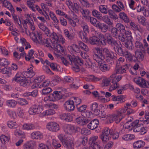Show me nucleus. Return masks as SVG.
Segmentation results:
<instances>
[{"mask_svg": "<svg viewBox=\"0 0 149 149\" xmlns=\"http://www.w3.org/2000/svg\"><path fill=\"white\" fill-rule=\"evenodd\" d=\"M112 84H111L109 88V91H112L114 90L118 87L119 86V84L118 82H116L115 80H112Z\"/></svg>", "mask_w": 149, "mask_h": 149, "instance_id": "46", "label": "nucleus"}, {"mask_svg": "<svg viewBox=\"0 0 149 149\" xmlns=\"http://www.w3.org/2000/svg\"><path fill=\"white\" fill-rule=\"evenodd\" d=\"M79 46L80 48L86 52H88L89 51V48L87 45L82 42H79Z\"/></svg>", "mask_w": 149, "mask_h": 149, "instance_id": "57", "label": "nucleus"}, {"mask_svg": "<svg viewBox=\"0 0 149 149\" xmlns=\"http://www.w3.org/2000/svg\"><path fill=\"white\" fill-rule=\"evenodd\" d=\"M39 1L40 0H29L27 1V5L31 10L35 12L36 10L33 3L36 2H39Z\"/></svg>", "mask_w": 149, "mask_h": 149, "instance_id": "44", "label": "nucleus"}, {"mask_svg": "<svg viewBox=\"0 0 149 149\" xmlns=\"http://www.w3.org/2000/svg\"><path fill=\"white\" fill-rule=\"evenodd\" d=\"M10 139V136H6L2 134L0 136V140L1 143L5 145L7 144Z\"/></svg>", "mask_w": 149, "mask_h": 149, "instance_id": "39", "label": "nucleus"}, {"mask_svg": "<svg viewBox=\"0 0 149 149\" xmlns=\"http://www.w3.org/2000/svg\"><path fill=\"white\" fill-rule=\"evenodd\" d=\"M61 80V79L59 77L58 75H55L54 77L53 80L51 81L52 85L54 86Z\"/></svg>", "mask_w": 149, "mask_h": 149, "instance_id": "59", "label": "nucleus"}, {"mask_svg": "<svg viewBox=\"0 0 149 149\" xmlns=\"http://www.w3.org/2000/svg\"><path fill=\"white\" fill-rule=\"evenodd\" d=\"M128 68V66L127 64H126L119 68L117 67L116 68V73L119 74H122L125 73Z\"/></svg>", "mask_w": 149, "mask_h": 149, "instance_id": "36", "label": "nucleus"}, {"mask_svg": "<svg viewBox=\"0 0 149 149\" xmlns=\"http://www.w3.org/2000/svg\"><path fill=\"white\" fill-rule=\"evenodd\" d=\"M98 105L97 102L92 103L90 107V109L92 111V113L94 115H98L99 109H98Z\"/></svg>", "mask_w": 149, "mask_h": 149, "instance_id": "30", "label": "nucleus"}, {"mask_svg": "<svg viewBox=\"0 0 149 149\" xmlns=\"http://www.w3.org/2000/svg\"><path fill=\"white\" fill-rule=\"evenodd\" d=\"M45 78V76L44 75H40L36 77L34 80L33 84L32 86H35L36 84H40Z\"/></svg>", "mask_w": 149, "mask_h": 149, "instance_id": "47", "label": "nucleus"}, {"mask_svg": "<svg viewBox=\"0 0 149 149\" xmlns=\"http://www.w3.org/2000/svg\"><path fill=\"white\" fill-rule=\"evenodd\" d=\"M34 146V142L30 141L25 143L23 146V148L24 149H33Z\"/></svg>", "mask_w": 149, "mask_h": 149, "instance_id": "48", "label": "nucleus"}, {"mask_svg": "<svg viewBox=\"0 0 149 149\" xmlns=\"http://www.w3.org/2000/svg\"><path fill=\"white\" fill-rule=\"evenodd\" d=\"M79 35L83 41L85 42H87L88 41L87 33L81 31L79 32Z\"/></svg>", "mask_w": 149, "mask_h": 149, "instance_id": "51", "label": "nucleus"}, {"mask_svg": "<svg viewBox=\"0 0 149 149\" xmlns=\"http://www.w3.org/2000/svg\"><path fill=\"white\" fill-rule=\"evenodd\" d=\"M111 100L113 102L119 101L116 103L117 104L124 102L125 101V97L124 95L116 96L113 95L111 96Z\"/></svg>", "mask_w": 149, "mask_h": 149, "instance_id": "26", "label": "nucleus"}, {"mask_svg": "<svg viewBox=\"0 0 149 149\" xmlns=\"http://www.w3.org/2000/svg\"><path fill=\"white\" fill-rule=\"evenodd\" d=\"M94 50L97 54L99 55V56H101L102 55L105 57L108 63H110V61L115 59L117 58V55L116 53L106 48H100L96 47L94 49Z\"/></svg>", "mask_w": 149, "mask_h": 149, "instance_id": "3", "label": "nucleus"}, {"mask_svg": "<svg viewBox=\"0 0 149 149\" xmlns=\"http://www.w3.org/2000/svg\"><path fill=\"white\" fill-rule=\"evenodd\" d=\"M125 35L127 39L126 43H125V46L128 48H130L132 45V41L133 38L132 36V33L130 31H125Z\"/></svg>", "mask_w": 149, "mask_h": 149, "instance_id": "17", "label": "nucleus"}, {"mask_svg": "<svg viewBox=\"0 0 149 149\" xmlns=\"http://www.w3.org/2000/svg\"><path fill=\"white\" fill-rule=\"evenodd\" d=\"M43 109V107L42 106L33 105L29 109V114L39 113H41Z\"/></svg>", "mask_w": 149, "mask_h": 149, "instance_id": "18", "label": "nucleus"}, {"mask_svg": "<svg viewBox=\"0 0 149 149\" xmlns=\"http://www.w3.org/2000/svg\"><path fill=\"white\" fill-rule=\"evenodd\" d=\"M85 79L88 81H97L100 80L101 79L93 75H89L86 77Z\"/></svg>", "mask_w": 149, "mask_h": 149, "instance_id": "43", "label": "nucleus"}, {"mask_svg": "<svg viewBox=\"0 0 149 149\" xmlns=\"http://www.w3.org/2000/svg\"><path fill=\"white\" fill-rule=\"evenodd\" d=\"M66 18L68 19L69 23L73 27L75 26L79 22L77 16L75 15H74L73 17L72 18L70 16H68Z\"/></svg>", "mask_w": 149, "mask_h": 149, "instance_id": "24", "label": "nucleus"}, {"mask_svg": "<svg viewBox=\"0 0 149 149\" xmlns=\"http://www.w3.org/2000/svg\"><path fill=\"white\" fill-rule=\"evenodd\" d=\"M149 123V112L146 111L145 113V119L143 120V119L140 118L139 120H136L135 121L136 124L134 127L133 131L135 132H139L141 130V127L139 125H141L143 123L145 125H147Z\"/></svg>", "mask_w": 149, "mask_h": 149, "instance_id": "8", "label": "nucleus"}, {"mask_svg": "<svg viewBox=\"0 0 149 149\" xmlns=\"http://www.w3.org/2000/svg\"><path fill=\"white\" fill-rule=\"evenodd\" d=\"M118 88V89L117 90L118 94H122L123 93L124 91L128 88V86L127 84H125L121 86Z\"/></svg>", "mask_w": 149, "mask_h": 149, "instance_id": "52", "label": "nucleus"}, {"mask_svg": "<svg viewBox=\"0 0 149 149\" xmlns=\"http://www.w3.org/2000/svg\"><path fill=\"white\" fill-rule=\"evenodd\" d=\"M23 130L27 131L34 130L35 128V125L32 123H25L22 125Z\"/></svg>", "mask_w": 149, "mask_h": 149, "instance_id": "35", "label": "nucleus"}, {"mask_svg": "<svg viewBox=\"0 0 149 149\" xmlns=\"http://www.w3.org/2000/svg\"><path fill=\"white\" fill-rule=\"evenodd\" d=\"M1 72L3 74H6L8 77H10L12 74V70L9 67H6L1 69Z\"/></svg>", "mask_w": 149, "mask_h": 149, "instance_id": "40", "label": "nucleus"}, {"mask_svg": "<svg viewBox=\"0 0 149 149\" xmlns=\"http://www.w3.org/2000/svg\"><path fill=\"white\" fill-rule=\"evenodd\" d=\"M105 35L107 37L108 43L112 46L116 40H114L110 34L108 33H106Z\"/></svg>", "mask_w": 149, "mask_h": 149, "instance_id": "63", "label": "nucleus"}, {"mask_svg": "<svg viewBox=\"0 0 149 149\" xmlns=\"http://www.w3.org/2000/svg\"><path fill=\"white\" fill-rule=\"evenodd\" d=\"M63 106L65 109L68 111H73L75 108V106L73 101L71 99L65 102Z\"/></svg>", "mask_w": 149, "mask_h": 149, "instance_id": "21", "label": "nucleus"}, {"mask_svg": "<svg viewBox=\"0 0 149 149\" xmlns=\"http://www.w3.org/2000/svg\"><path fill=\"white\" fill-rule=\"evenodd\" d=\"M41 62L43 64H46L47 65H49L51 68L54 71H58L60 68L59 65L55 63H50L49 61L47 60L44 61L42 59L41 60Z\"/></svg>", "mask_w": 149, "mask_h": 149, "instance_id": "23", "label": "nucleus"}, {"mask_svg": "<svg viewBox=\"0 0 149 149\" xmlns=\"http://www.w3.org/2000/svg\"><path fill=\"white\" fill-rule=\"evenodd\" d=\"M34 51L33 49H31L27 55L25 56V59L27 61H29L31 60H33L34 58L33 54Z\"/></svg>", "mask_w": 149, "mask_h": 149, "instance_id": "53", "label": "nucleus"}, {"mask_svg": "<svg viewBox=\"0 0 149 149\" xmlns=\"http://www.w3.org/2000/svg\"><path fill=\"white\" fill-rule=\"evenodd\" d=\"M98 41V45L102 44L105 45L106 44V40L104 37V36L102 34H100L99 35Z\"/></svg>", "mask_w": 149, "mask_h": 149, "instance_id": "45", "label": "nucleus"}, {"mask_svg": "<svg viewBox=\"0 0 149 149\" xmlns=\"http://www.w3.org/2000/svg\"><path fill=\"white\" fill-rule=\"evenodd\" d=\"M38 35L39 37V43L47 47H52V46L54 48V54L56 56L58 57L60 56L59 52V50L61 49L62 51H63V48L59 44V43L61 42L63 44H64L65 41V39L63 36L62 38L64 39V42H62L61 40H60V39H58V42H54V40L52 39L51 37H50L51 39L48 38H45L42 37L41 34H38Z\"/></svg>", "mask_w": 149, "mask_h": 149, "instance_id": "1", "label": "nucleus"}, {"mask_svg": "<svg viewBox=\"0 0 149 149\" xmlns=\"http://www.w3.org/2000/svg\"><path fill=\"white\" fill-rule=\"evenodd\" d=\"M40 33H37V35L34 33H30V36L31 38L33 41L36 43H39V40L38 38V34Z\"/></svg>", "mask_w": 149, "mask_h": 149, "instance_id": "56", "label": "nucleus"}, {"mask_svg": "<svg viewBox=\"0 0 149 149\" xmlns=\"http://www.w3.org/2000/svg\"><path fill=\"white\" fill-rule=\"evenodd\" d=\"M98 138L97 136H93L90 138L89 143V149H101L100 146L97 144L96 142Z\"/></svg>", "mask_w": 149, "mask_h": 149, "instance_id": "12", "label": "nucleus"}, {"mask_svg": "<svg viewBox=\"0 0 149 149\" xmlns=\"http://www.w3.org/2000/svg\"><path fill=\"white\" fill-rule=\"evenodd\" d=\"M111 46L113 47L114 51L117 52L118 54L120 55L123 53L124 51L122 48V45L119 41H116Z\"/></svg>", "mask_w": 149, "mask_h": 149, "instance_id": "20", "label": "nucleus"}, {"mask_svg": "<svg viewBox=\"0 0 149 149\" xmlns=\"http://www.w3.org/2000/svg\"><path fill=\"white\" fill-rule=\"evenodd\" d=\"M111 129L108 127L105 128L102 131V134L100 136V138L103 143H106L108 141L110 138Z\"/></svg>", "mask_w": 149, "mask_h": 149, "instance_id": "10", "label": "nucleus"}, {"mask_svg": "<svg viewBox=\"0 0 149 149\" xmlns=\"http://www.w3.org/2000/svg\"><path fill=\"white\" fill-rule=\"evenodd\" d=\"M121 56H125L126 59L130 61H136V58L134 55H132L130 52H123V53L120 54Z\"/></svg>", "mask_w": 149, "mask_h": 149, "instance_id": "27", "label": "nucleus"}, {"mask_svg": "<svg viewBox=\"0 0 149 149\" xmlns=\"http://www.w3.org/2000/svg\"><path fill=\"white\" fill-rule=\"evenodd\" d=\"M17 113L19 117L22 118L24 117V112L23 109L21 107L17 108Z\"/></svg>", "mask_w": 149, "mask_h": 149, "instance_id": "60", "label": "nucleus"}, {"mask_svg": "<svg viewBox=\"0 0 149 149\" xmlns=\"http://www.w3.org/2000/svg\"><path fill=\"white\" fill-rule=\"evenodd\" d=\"M119 17L124 22L127 23L130 22V19L127 14L124 12L120 13L118 15Z\"/></svg>", "mask_w": 149, "mask_h": 149, "instance_id": "41", "label": "nucleus"}, {"mask_svg": "<svg viewBox=\"0 0 149 149\" xmlns=\"http://www.w3.org/2000/svg\"><path fill=\"white\" fill-rule=\"evenodd\" d=\"M98 38L95 36L89 38L88 41L91 44L93 45L98 44Z\"/></svg>", "mask_w": 149, "mask_h": 149, "instance_id": "54", "label": "nucleus"}, {"mask_svg": "<svg viewBox=\"0 0 149 149\" xmlns=\"http://www.w3.org/2000/svg\"><path fill=\"white\" fill-rule=\"evenodd\" d=\"M102 80L101 85L102 86H108L109 85L111 81V79L110 77L106 76H103L100 78Z\"/></svg>", "mask_w": 149, "mask_h": 149, "instance_id": "29", "label": "nucleus"}, {"mask_svg": "<svg viewBox=\"0 0 149 149\" xmlns=\"http://www.w3.org/2000/svg\"><path fill=\"white\" fill-rule=\"evenodd\" d=\"M12 16L15 23L17 24L20 26H21L22 23L19 17L14 14H12Z\"/></svg>", "mask_w": 149, "mask_h": 149, "instance_id": "58", "label": "nucleus"}, {"mask_svg": "<svg viewBox=\"0 0 149 149\" xmlns=\"http://www.w3.org/2000/svg\"><path fill=\"white\" fill-rule=\"evenodd\" d=\"M116 27L120 33H123L125 31V26L121 23H117L116 25Z\"/></svg>", "mask_w": 149, "mask_h": 149, "instance_id": "50", "label": "nucleus"}, {"mask_svg": "<svg viewBox=\"0 0 149 149\" xmlns=\"http://www.w3.org/2000/svg\"><path fill=\"white\" fill-rule=\"evenodd\" d=\"M145 143L142 140H139L134 142L133 144V147L134 148L139 149L144 146Z\"/></svg>", "mask_w": 149, "mask_h": 149, "instance_id": "42", "label": "nucleus"}, {"mask_svg": "<svg viewBox=\"0 0 149 149\" xmlns=\"http://www.w3.org/2000/svg\"><path fill=\"white\" fill-rule=\"evenodd\" d=\"M51 84V81L49 79H47L44 81L41 84H36L35 86H32L31 88L32 89H34L35 88H41L47 87L49 86H53Z\"/></svg>", "mask_w": 149, "mask_h": 149, "instance_id": "19", "label": "nucleus"}, {"mask_svg": "<svg viewBox=\"0 0 149 149\" xmlns=\"http://www.w3.org/2000/svg\"><path fill=\"white\" fill-rule=\"evenodd\" d=\"M96 27L103 32H106L108 29V26L107 25L100 22H98Z\"/></svg>", "mask_w": 149, "mask_h": 149, "instance_id": "38", "label": "nucleus"}, {"mask_svg": "<svg viewBox=\"0 0 149 149\" xmlns=\"http://www.w3.org/2000/svg\"><path fill=\"white\" fill-rule=\"evenodd\" d=\"M81 11L83 17L87 20H89V17H90L89 16V11L88 10L82 9L81 10Z\"/></svg>", "mask_w": 149, "mask_h": 149, "instance_id": "62", "label": "nucleus"}, {"mask_svg": "<svg viewBox=\"0 0 149 149\" xmlns=\"http://www.w3.org/2000/svg\"><path fill=\"white\" fill-rule=\"evenodd\" d=\"M131 106V104L129 103H126L124 105V107H121L117 111L120 113L121 116H123V114L125 113L128 109H129Z\"/></svg>", "mask_w": 149, "mask_h": 149, "instance_id": "33", "label": "nucleus"}, {"mask_svg": "<svg viewBox=\"0 0 149 149\" xmlns=\"http://www.w3.org/2000/svg\"><path fill=\"white\" fill-rule=\"evenodd\" d=\"M58 137L64 147L68 149H72L74 139L71 136L68 137L66 135L61 134Z\"/></svg>", "mask_w": 149, "mask_h": 149, "instance_id": "5", "label": "nucleus"}, {"mask_svg": "<svg viewBox=\"0 0 149 149\" xmlns=\"http://www.w3.org/2000/svg\"><path fill=\"white\" fill-rule=\"evenodd\" d=\"M76 122L79 125H83L86 124L88 122V121L86 118L80 116L76 118Z\"/></svg>", "mask_w": 149, "mask_h": 149, "instance_id": "37", "label": "nucleus"}, {"mask_svg": "<svg viewBox=\"0 0 149 149\" xmlns=\"http://www.w3.org/2000/svg\"><path fill=\"white\" fill-rule=\"evenodd\" d=\"M101 20L106 23L109 26H112L113 24V22H112L110 20V19L109 18V17L107 15H105L102 17V18Z\"/></svg>", "mask_w": 149, "mask_h": 149, "instance_id": "55", "label": "nucleus"}, {"mask_svg": "<svg viewBox=\"0 0 149 149\" xmlns=\"http://www.w3.org/2000/svg\"><path fill=\"white\" fill-rule=\"evenodd\" d=\"M55 113V111L54 110L49 109L44 111L40 114V116L42 117L45 116L51 115Z\"/></svg>", "mask_w": 149, "mask_h": 149, "instance_id": "49", "label": "nucleus"}, {"mask_svg": "<svg viewBox=\"0 0 149 149\" xmlns=\"http://www.w3.org/2000/svg\"><path fill=\"white\" fill-rule=\"evenodd\" d=\"M59 55L60 56L57 57L58 58H61L62 62L66 66L68 65L69 64L72 65L73 60L74 58H75L73 56H72L69 54H65L64 50L62 51V50H60L59 51Z\"/></svg>", "mask_w": 149, "mask_h": 149, "instance_id": "6", "label": "nucleus"}, {"mask_svg": "<svg viewBox=\"0 0 149 149\" xmlns=\"http://www.w3.org/2000/svg\"><path fill=\"white\" fill-rule=\"evenodd\" d=\"M135 58H136V61H142L144 58V56L142 53L140 51H136L135 52Z\"/></svg>", "mask_w": 149, "mask_h": 149, "instance_id": "61", "label": "nucleus"}, {"mask_svg": "<svg viewBox=\"0 0 149 149\" xmlns=\"http://www.w3.org/2000/svg\"><path fill=\"white\" fill-rule=\"evenodd\" d=\"M17 104V102L13 100H8L6 102L7 105L10 107H15Z\"/></svg>", "mask_w": 149, "mask_h": 149, "instance_id": "64", "label": "nucleus"}, {"mask_svg": "<svg viewBox=\"0 0 149 149\" xmlns=\"http://www.w3.org/2000/svg\"><path fill=\"white\" fill-rule=\"evenodd\" d=\"M99 124V121L97 119H95L91 121L88 125V128L92 130L96 128Z\"/></svg>", "mask_w": 149, "mask_h": 149, "instance_id": "28", "label": "nucleus"}, {"mask_svg": "<svg viewBox=\"0 0 149 149\" xmlns=\"http://www.w3.org/2000/svg\"><path fill=\"white\" fill-rule=\"evenodd\" d=\"M63 129L66 134L70 135L74 133L76 130V129L74 126L70 125H64Z\"/></svg>", "mask_w": 149, "mask_h": 149, "instance_id": "22", "label": "nucleus"}, {"mask_svg": "<svg viewBox=\"0 0 149 149\" xmlns=\"http://www.w3.org/2000/svg\"><path fill=\"white\" fill-rule=\"evenodd\" d=\"M134 81L140 87L145 88L148 87V82L141 77H137L134 79Z\"/></svg>", "mask_w": 149, "mask_h": 149, "instance_id": "15", "label": "nucleus"}, {"mask_svg": "<svg viewBox=\"0 0 149 149\" xmlns=\"http://www.w3.org/2000/svg\"><path fill=\"white\" fill-rule=\"evenodd\" d=\"M3 6L8 9L12 13H14L15 10L11 3L7 0H1Z\"/></svg>", "mask_w": 149, "mask_h": 149, "instance_id": "31", "label": "nucleus"}, {"mask_svg": "<svg viewBox=\"0 0 149 149\" xmlns=\"http://www.w3.org/2000/svg\"><path fill=\"white\" fill-rule=\"evenodd\" d=\"M74 116V115L73 113H63L60 115V117L62 120L68 122H70L72 120Z\"/></svg>", "mask_w": 149, "mask_h": 149, "instance_id": "25", "label": "nucleus"}, {"mask_svg": "<svg viewBox=\"0 0 149 149\" xmlns=\"http://www.w3.org/2000/svg\"><path fill=\"white\" fill-rule=\"evenodd\" d=\"M46 127L49 131L54 132H57L60 129L59 125L55 122H49L47 124Z\"/></svg>", "mask_w": 149, "mask_h": 149, "instance_id": "14", "label": "nucleus"}, {"mask_svg": "<svg viewBox=\"0 0 149 149\" xmlns=\"http://www.w3.org/2000/svg\"><path fill=\"white\" fill-rule=\"evenodd\" d=\"M62 96L61 91H55L49 95L44 97V101L45 102H54L61 99Z\"/></svg>", "mask_w": 149, "mask_h": 149, "instance_id": "9", "label": "nucleus"}, {"mask_svg": "<svg viewBox=\"0 0 149 149\" xmlns=\"http://www.w3.org/2000/svg\"><path fill=\"white\" fill-rule=\"evenodd\" d=\"M39 28L43 31L45 35L48 37H51L52 39L54 40V42H56L58 41V39L62 42H64L63 39L62 38V36L60 34H57L56 33L53 32H51L50 30L48 27L45 25L43 23H40L38 24Z\"/></svg>", "mask_w": 149, "mask_h": 149, "instance_id": "4", "label": "nucleus"}, {"mask_svg": "<svg viewBox=\"0 0 149 149\" xmlns=\"http://www.w3.org/2000/svg\"><path fill=\"white\" fill-rule=\"evenodd\" d=\"M93 58L98 63L99 68L102 71H107L109 70V67L104 61V56L101 55V56H99L98 54H95Z\"/></svg>", "mask_w": 149, "mask_h": 149, "instance_id": "7", "label": "nucleus"}, {"mask_svg": "<svg viewBox=\"0 0 149 149\" xmlns=\"http://www.w3.org/2000/svg\"><path fill=\"white\" fill-rule=\"evenodd\" d=\"M31 138L33 139H39L43 137L42 134L39 131L33 132L31 134Z\"/></svg>", "mask_w": 149, "mask_h": 149, "instance_id": "32", "label": "nucleus"}, {"mask_svg": "<svg viewBox=\"0 0 149 149\" xmlns=\"http://www.w3.org/2000/svg\"><path fill=\"white\" fill-rule=\"evenodd\" d=\"M65 4L73 12L77 13L80 8L78 4L76 3H73L70 0H66Z\"/></svg>", "mask_w": 149, "mask_h": 149, "instance_id": "13", "label": "nucleus"}, {"mask_svg": "<svg viewBox=\"0 0 149 149\" xmlns=\"http://www.w3.org/2000/svg\"><path fill=\"white\" fill-rule=\"evenodd\" d=\"M35 75L31 68L28 69L27 71L22 73L18 72L13 78V81H15L18 83L20 86L26 87L29 84V81L28 78L33 77Z\"/></svg>", "mask_w": 149, "mask_h": 149, "instance_id": "2", "label": "nucleus"}, {"mask_svg": "<svg viewBox=\"0 0 149 149\" xmlns=\"http://www.w3.org/2000/svg\"><path fill=\"white\" fill-rule=\"evenodd\" d=\"M124 117V116H121L120 113H118L117 111L116 113L106 116V117L108 118V120H109L111 123L114 121L116 123H118L120 122Z\"/></svg>", "mask_w": 149, "mask_h": 149, "instance_id": "11", "label": "nucleus"}, {"mask_svg": "<svg viewBox=\"0 0 149 149\" xmlns=\"http://www.w3.org/2000/svg\"><path fill=\"white\" fill-rule=\"evenodd\" d=\"M83 64V61L78 57L77 56L75 58H74L73 60V67L72 69L73 70L76 72H78L79 70V65H81Z\"/></svg>", "mask_w": 149, "mask_h": 149, "instance_id": "16", "label": "nucleus"}, {"mask_svg": "<svg viewBox=\"0 0 149 149\" xmlns=\"http://www.w3.org/2000/svg\"><path fill=\"white\" fill-rule=\"evenodd\" d=\"M49 141L48 142H51L52 141V145L56 148H59L61 147V144L56 139L54 136H49Z\"/></svg>", "mask_w": 149, "mask_h": 149, "instance_id": "34", "label": "nucleus"}]
</instances>
